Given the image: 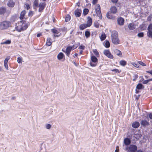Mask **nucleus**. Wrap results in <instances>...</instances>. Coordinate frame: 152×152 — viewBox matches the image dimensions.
Masks as SVG:
<instances>
[{
  "instance_id": "40",
  "label": "nucleus",
  "mask_w": 152,
  "mask_h": 152,
  "mask_svg": "<svg viewBox=\"0 0 152 152\" xmlns=\"http://www.w3.org/2000/svg\"><path fill=\"white\" fill-rule=\"evenodd\" d=\"M51 126L49 124H47L45 125L46 128L47 129H50L51 128Z\"/></svg>"
},
{
  "instance_id": "18",
  "label": "nucleus",
  "mask_w": 152,
  "mask_h": 152,
  "mask_svg": "<svg viewBox=\"0 0 152 152\" xmlns=\"http://www.w3.org/2000/svg\"><path fill=\"white\" fill-rule=\"evenodd\" d=\"M64 57V55L62 52H60L59 53L57 56V58L59 60L62 59Z\"/></svg>"
},
{
  "instance_id": "45",
  "label": "nucleus",
  "mask_w": 152,
  "mask_h": 152,
  "mask_svg": "<svg viewBox=\"0 0 152 152\" xmlns=\"http://www.w3.org/2000/svg\"><path fill=\"white\" fill-rule=\"evenodd\" d=\"M11 41L9 40H7L5 42H3L2 44H9L11 43Z\"/></svg>"
},
{
  "instance_id": "25",
  "label": "nucleus",
  "mask_w": 152,
  "mask_h": 152,
  "mask_svg": "<svg viewBox=\"0 0 152 152\" xmlns=\"http://www.w3.org/2000/svg\"><path fill=\"white\" fill-rule=\"evenodd\" d=\"M106 35L105 33L102 34L100 37L101 40L102 41L105 39L106 38Z\"/></svg>"
},
{
  "instance_id": "53",
  "label": "nucleus",
  "mask_w": 152,
  "mask_h": 152,
  "mask_svg": "<svg viewBox=\"0 0 152 152\" xmlns=\"http://www.w3.org/2000/svg\"><path fill=\"white\" fill-rule=\"evenodd\" d=\"M66 28L65 27L61 28V30L63 31H66Z\"/></svg>"
},
{
  "instance_id": "34",
  "label": "nucleus",
  "mask_w": 152,
  "mask_h": 152,
  "mask_svg": "<svg viewBox=\"0 0 152 152\" xmlns=\"http://www.w3.org/2000/svg\"><path fill=\"white\" fill-rule=\"evenodd\" d=\"M110 53V52L109 50H105L104 51V54L106 56Z\"/></svg>"
},
{
  "instance_id": "61",
  "label": "nucleus",
  "mask_w": 152,
  "mask_h": 152,
  "mask_svg": "<svg viewBox=\"0 0 152 152\" xmlns=\"http://www.w3.org/2000/svg\"><path fill=\"white\" fill-rule=\"evenodd\" d=\"M9 57H7L5 59V61H8L9 59Z\"/></svg>"
},
{
  "instance_id": "11",
  "label": "nucleus",
  "mask_w": 152,
  "mask_h": 152,
  "mask_svg": "<svg viewBox=\"0 0 152 152\" xmlns=\"http://www.w3.org/2000/svg\"><path fill=\"white\" fill-rule=\"evenodd\" d=\"M88 20L86 24L88 25V27L90 26L92 24V21L91 18L88 16L87 18Z\"/></svg>"
},
{
  "instance_id": "42",
  "label": "nucleus",
  "mask_w": 152,
  "mask_h": 152,
  "mask_svg": "<svg viewBox=\"0 0 152 152\" xmlns=\"http://www.w3.org/2000/svg\"><path fill=\"white\" fill-rule=\"evenodd\" d=\"M33 14L34 13L33 11H30L28 12V15L29 17H31L33 16Z\"/></svg>"
},
{
  "instance_id": "46",
  "label": "nucleus",
  "mask_w": 152,
  "mask_h": 152,
  "mask_svg": "<svg viewBox=\"0 0 152 152\" xmlns=\"http://www.w3.org/2000/svg\"><path fill=\"white\" fill-rule=\"evenodd\" d=\"M95 27L97 28H98L99 26V24L97 22H95L94 23Z\"/></svg>"
},
{
  "instance_id": "30",
  "label": "nucleus",
  "mask_w": 152,
  "mask_h": 152,
  "mask_svg": "<svg viewBox=\"0 0 152 152\" xmlns=\"http://www.w3.org/2000/svg\"><path fill=\"white\" fill-rule=\"evenodd\" d=\"M119 63L121 65L124 66L126 64V62L124 60H121L120 61Z\"/></svg>"
},
{
  "instance_id": "3",
  "label": "nucleus",
  "mask_w": 152,
  "mask_h": 152,
  "mask_svg": "<svg viewBox=\"0 0 152 152\" xmlns=\"http://www.w3.org/2000/svg\"><path fill=\"white\" fill-rule=\"evenodd\" d=\"M91 61L90 62V65L92 66H96L98 61L97 58L94 56H92L91 57Z\"/></svg>"
},
{
  "instance_id": "7",
  "label": "nucleus",
  "mask_w": 152,
  "mask_h": 152,
  "mask_svg": "<svg viewBox=\"0 0 152 152\" xmlns=\"http://www.w3.org/2000/svg\"><path fill=\"white\" fill-rule=\"evenodd\" d=\"M118 24L122 26L124 25V19L122 17H119L117 19Z\"/></svg>"
},
{
  "instance_id": "37",
  "label": "nucleus",
  "mask_w": 152,
  "mask_h": 152,
  "mask_svg": "<svg viewBox=\"0 0 152 152\" xmlns=\"http://www.w3.org/2000/svg\"><path fill=\"white\" fill-rule=\"evenodd\" d=\"M148 31H152V24L151 23L149 25L148 28Z\"/></svg>"
},
{
  "instance_id": "23",
  "label": "nucleus",
  "mask_w": 152,
  "mask_h": 152,
  "mask_svg": "<svg viewBox=\"0 0 152 152\" xmlns=\"http://www.w3.org/2000/svg\"><path fill=\"white\" fill-rule=\"evenodd\" d=\"M104 45L105 46L106 48H108L110 47V43L108 40H106L105 41V42H104Z\"/></svg>"
},
{
  "instance_id": "17",
  "label": "nucleus",
  "mask_w": 152,
  "mask_h": 152,
  "mask_svg": "<svg viewBox=\"0 0 152 152\" xmlns=\"http://www.w3.org/2000/svg\"><path fill=\"white\" fill-rule=\"evenodd\" d=\"M26 13V11L25 10H23L21 12L20 16V18L21 20H23L24 18Z\"/></svg>"
},
{
  "instance_id": "55",
  "label": "nucleus",
  "mask_w": 152,
  "mask_h": 152,
  "mask_svg": "<svg viewBox=\"0 0 152 152\" xmlns=\"http://www.w3.org/2000/svg\"><path fill=\"white\" fill-rule=\"evenodd\" d=\"M111 1L113 3H116L118 0H111Z\"/></svg>"
},
{
  "instance_id": "6",
  "label": "nucleus",
  "mask_w": 152,
  "mask_h": 152,
  "mask_svg": "<svg viewBox=\"0 0 152 152\" xmlns=\"http://www.w3.org/2000/svg\"><path fill=\"white\" fill-rule=\"evenodd\" d=\"M77 47V46H76L74 48V45H73L72 46H68L66 49V50L65 51V53L67 56L68 57L69 56V55L70 54V53L72 49H76Z\"/></svg>"
},
{
  "instance_id": "52",
  "label": "nucleus",
  "mask_w": 152,
  "mask_h": 152,
  "mask_svg": "<svg viewBox=\"0 0 152 152\" xmlns=\"http://www.w3.org/2000/svg\"><path fill=\"white\" fill-rule=\"evenodd\" d=\"M133 65L135 67L137 68L139 67V64H137L135 63H134Z\"/></svg>"
},
{
  "instance_id": "31",
  "label": "nucleus",
  "mask_w": 152,
  "mask_h": 152,
  "mask_svg": "<svg viewBox=\"0 0 152 152\" xmlns=\"http://www.w3.org/2000/svg\"><path fill=\"white\" fill-rule=\"evenodd\" d=\"M71 19V16L69 15H67L66 17L65 21L66 22H68Z\"/></svg>"
},
{
  "instance_id": "8",
  "label": "nucleus",
  "mask_w": 152,
  "mask_h": 152,
  "mask_svg": "<svg viewBox=\"0 0 152 152\" xmlns=\"http://www.w3.org/2000/svg\"><path fill=\"white\" fill-rule=\"evenodd\" d=\"M141 125L145 127L149 125V123L146 120H142L140 122Z\"/></svg>"
},
{
  "instance_id": "49",
  "label": "nucleus",
  "mask_w": 152,
  "mask_h": 152,
  "mask_svg": "<svg viewBox=\"0 0 152 152\" xmlns=\"http://www.w3.org/2000/svg\"><path fill=\"white\" fill-rule=\"evenodd\" d=\"M138 76L137 75H135L134 76V78L133 79V81L136 80V79L138 77Z\"/></svg>"
},
{
  "instance_id": "20",
  "label": "nucleus",
  "mask_w": 152,
  "mask_h": 152,
  "mask_svg": "<svg viewBox=\"0 0 152 152\" xmlns=\"http://www.w3.org/2000/svg\"><path fill=\"white\" fill-rule=\"evenodd\" d=\"M110 10L111 11V12L113 14L115 13L117 11L116 7L115 6L112 7L110 9Z\"/></svg>"
},
{
  "instance_id": "33",
  "label": "nucleus",
  "mask_w": 152,
  "mask_h": 152,
  "mask_svg": "<svg viewBox=\"0 0 152 152\" xmlns=\"http://www.w3.org/2000/svg\"><path fill=\"white\" fill-rule=\"evenodd\" d=\"M90 32L88 31H86L85 32V35L86 38L89 37L90 35Z\"/></svg>"
},
{
  "instance_id": "41",
  "label": "nucleus",
  "mask_w": 152,
  "mask_h": 152,
  "mask_svg": "<svg viewBox=\"0 0 152 152\" xmlns=\"http://www.w3.org/2000/svg\"><path fill=\"white\" fill-rule=\"evenodd\" d=\"M22 61V59L21 58L18 57L17 58V61L18 63H21Z\"/></svg>"
},
{
  "instance_id": "43",
  "label": "nucleus",
  "mask_w": 152,
  "mask_h": 152,
  "mask_svg": "<svg viewBox=\"0 0 152 152\" xmlns=\"http://www.w3.org/2000/svg\"><path fill=\"white\" fill-rule=\"evenodd\" d=\"M138 62L140 64L143 66H146V64L142 61H138Z\"/></svg>"
},
{
  "instance_id": "60",
  "label": "nucleus",
  "mask_w": 152,
  "mask_h": 152,
  "mask_svg": "<svg viewBox=\"0 0 152 152\" xmlns=\"http://www.w3.org/2000/svg\"><path fill=\"white\" fill-rule=\"evenodd\" d=\"M61 35V34H60L59 35H56V34H54V37H59V36H60V35Z\"/></svg>"
},
{
  "instance_id": "10",
  "label": "nucleus",
  "mask_w": 152,
  "mask_h": 152,
  "mask_svg": "<svg viewBox=\"0 0 152 152\" xmlns=\"http://www.w3.org/2000/svg\"><path fill=\"white\" fill-rule=\"evenodd\" d=\"M106 16L107 18L110 19H114L115 17L112 15V13L110 12H108Z\"/></svg>"
},
{
  "instance_id": "12",
  "label": "nucleus",
  "mask_w": 152,
  "mask_h": 152,
  "mask_svg": "<svg viewBox=\"0 0 152 152\" xmlns=\"http://www.w3.org/2000/svg\"><path fill=\"white\" fill-rule=\"evenodd\" d=\"M15 5V2L12 0H10L8 1L7 5L10 7H13Z\"/></svg>"
},
{
  "instance_id": "29",
  "label": "nucleus",
  "mask_w": 152,
  "mask_h": 152,
  "mask_svg": "<svg viewBox=\"0 0 152 152\" xmlns=\"http://www.w3.org/2000/svg\"><path fill=\"white\" fill-rule=\"evenodd\" d=\"M89 12L88 9L87 8H85L84 9L83 12V14L85 16L87 15Z\"/></svg>"
},
{
  "instance_id": "13",
  "label": "nucleus",
  "mask_w": 152,
  "mask_h": 152,
  "mask_svg": "<svg viewBox=\"0 0 152 152\" xmlns=\"http://www.w3.org/2000/svg\"><path fill=\"white\" fill-rule=\"evenodd\" d=\"M140 125V124L138 122L135 121L132 124V126L134 128H138Z\"/></svg>"
},
{
  "instance_id": "48",
  "label": "nucleus",
  "mask_w": 152,
  "mask_h": 152,
  "mask_svg": "<svg viewBox=\"0 0 152 152\" xmlns=\"http://www.w3.org/2000/svg\"><path fill=\"white\" fill-rule=\"evenodd\" d=\"M52 31L54 34L56 33L58 34V33L57 32V30L55 29H51Z\"/></svg>"
},
{
  "instance_id": "9",
  "label": "nucleus",
  "mask_w": 152,
  "mask_h": 152,
  "mask_svg": "<svg viewBox=\"0 0 152 152\" xmlns=\"http://www.w3.org/2000/svg\"><path fill=\"white\" fill-rule=\"evenodd\" d=\"M81 10L79 9H77L75 11V14L76 17H79L80 16L81 13Z\"/></svg>"
},
{
  "instance_id": "38",
  "label": "nucleus",
  "mask_w": 152,
  "mask_h": 152,
  "mask_svg": "<svg viewBox=\"0 0 152 152\" xmlns=\"http://www.w3.org/2000/svg\"><path fill=\"white\" fill-rule=\"evenodd\" d=\"M95 11L96 12L97 11H100V7L99 4H98L96 7V8H95Z\"/></svg>"
},
{
  "instance_id": "27",
  "label": "nucleus",
  "mask_w": 152,
  "mask_h": 152,
  "mask_svg": "<svg viewBox=\"0 0 152 152\" xmlns=\"http://www.w3.org/2000/svg\"><path fill=\"white\" fill-rule=\"evenodd\" d=\"M45 6V3H40L38 7L39 8H41L42 9H44Z\"/></svg>"
},
{
  "instance_id": "19",
  "label": "nucleus",
  "mask_w": 152,
  "mask_h": 152,
  "mask_svg": "<svg viewBox=\"0 0 152 152\" xmlns=\"http://www.w3.org/2000/svg\"><path fill=\"white\" fill-rule=\"evenodd\" d=\"M88 27V25H87L86 24L84 23L81 24L79 26V28L80 30H83L84 29L86 28L87 27Z\"/></svg>"
},
{
  "instance_id": "56",
  "label": "nucleus",
  "mask_w": 152,
  "mask_h": 152,
  "mask_svg": "<svg viewBox=\"0 0 152 152\" xmlns=\"http://www.w3.org/2000/svg\"><path fill=\"white\" fill-rule=\"evenodd\" d=\"M146 72L147 73L150 74L151 75H152V70L151 71H147Z\"/></svg>"
},
{
  "instance_id": "21",
  "label": "nucleus",
  "mask_w": 152,
  "mask_h": 152,
  "mask_svg": "<svg viewBox=\"0 0 152 152\" xmlns=\"http://www.w3.org/2000/svg\"><path fill=\"white\" fill-rule=\"evenodd\" d=\"M144 86L140 83H138L136 86V88L137 90H140L143 88Z\"/></svg>"
},
{
  "instance_id": "36",
  "label": "nucleus",
  "mask_w": 152,
  "mask_h": 152,
  "mask_svg": "<svg viewBox=\"0 0 152 152\" xmlns=\"http://www.w3.org/2000/svg\"><path fill=\"white\" fill-rule=\"evenodd\" d=\"M111 71L114 72L116 73H119L121 72V70H119L117 69H112Z\"/></svg>"
},
{
  "instance_id": "62",
  "label": "nucleus",
  "mask_w": 152,
  "mask_h": 152,
  "mask_svg": "<svg viewBox=\"0 0 152 152\" xmlns=\"http://www.w3.org/2000/svg\"><path fill=\"white\" fill-rule=\"evenodd\" d=\"M44 9H42L41 8H39V12H42Z\"/></svg>"
},
{
  "instance_id": "59",
  "label": "nucleus",
  "mask_w": 152,
  "mask_h": 152,
  "mask_svg": "<svg viewBox=\"0 0 152 152\" xmlns=\"http://www.w3.org/2000/svg\"><path fill=\"white\" fill-rule=\"evenodd\" d=\"M42 35V34L41 33H39L37 34V37H39Z\"/></svg>"
},
{
  "instance_id": "4",
  "label": "nucleus",
  "mask_w": 152,
  "mask_h": 152,
  "mask_svg": "<svg viewBox=\"0 0 152 152\" xmlns=\"http://www.w3.org/2000/svg\"><path fill=\"white\" fill-rule=\"evenodd\" d=\"M10 25L9 22L4 21L0 24V28L2 29H5L8 28Z\"/></svg>"
},
{
  "instance_id": "47",
  "label": "nucleus",
  "mask_w": 152,
  "mask_h": 152,
  "mask_svg": "<svg viewBox=\"0 0 152 152\" xmlns=\"http://www.w3.org/2000/svg\"><path fill=\"white\" fill-rule=\"evenodd\" d=\"M25 8L27 10H28L30 8V6L29 4H25Z\"/></svg>"
},
{
  "instance_id": "1",
  "label": "nucleus",
  "mask_w": 152,
  "mask_h": 152,
  "mask_svg": "<svg viewBox=\"0 0 152 152\" xmlns=\"http://www.w3.org/2000/svg\"><path fill=\"white\" fill-rule=\"evenodd\" d=\"M112 41L115 45H118L119 43V40L118 38V32L115 31H113L111 32Z\"/></svg>"
},
{
  "instance_id": "51",
  "label": "nucleus",
  "mask_w": 152,
  "mask_h": 152,
  "mask_svg": "<svg viewBox=\"0 0 152 152\" xmlns=\"http://www.w3.org/2000/svg\"><path fill=\"white\" fill-rule=\"evenodd\" d=\"M149 82L148 80H147L143 81L142 83L143 84H146Z\"/></svg>"
},
{
  "instance_id": "50",
  "label": "nucleus",
  "mask_w": 152,
  "mask_h": 152,
  "mask_svg": "<svg viewBox=\"0 0 152 152\" xmlns=\"http://www.w3.org/2000/svg\"><path fill=\"white\" fill-rule=\"evenodd\" d=\"M85 48V46L83 45H81L79 47V48L80 49H82V50H84Z\"/></svg>"
},
{
  "instance_id": "57",
  "label": "nucleus",
  "mask_w": 152,
  "mask_h": 152,
  "mask_svg": "<svg viewBox=\"0 0 152 152\" xmlns=\"http://www.w3.org/2000/svg\"><path fill=\"white\" fill-rule=\"evenodd\" d=\"M4 66L5 68L7 69V70L8 69V66L7 64H4Z\"/></svg>"
},
{
  "instance_id": "28",
  "label": "nucleus",
  "mask_w": 152,
  "mask_h": 152,
  "mask_svg": "<svg viewBox=\"0 0 152 152\" xmlns=\"http://www.w3.org/2000/svg\"><path fill=\"white\" fill-rule=\"evenodd\" d=\"M96 12V14H97V15L99 18V19H102V16L101 11H97Z\"/></svg>"
},
{
  "instance_id": "22",
  "label": "nucleus",
  "mask_w": 152,
  "mask_h": 152,
  "mask_svg": "<svg viewBox=\"0 0 152 152\" xmlns=\"http://www.w3.org/2000/svg\"><path fill=\"white\" fill-rule=\"evenodd\" d=\"M114 51L115 53H116L117 55L120 57H122V55L121 52L120 50L116 49Z\"/></svg>"
},
{
  "instance_id": "58",
  "label": "nucleus",
  "mask_w": 152,
  "mask_h": 152,
  "mask_svg": "<svg viewBox=\"0 0 152 152\" xmlns=\"http://www.w3.org/2000/svg\"><path fill=\"white\" fill-rule=\"evenodd\" d=\"M149 118L151 119H152V113H151L149 114Z\"/></svg>"
},
{
  "instance_id": "2",
  "label": "nucleus",
  "mask_w": 152,
  "mask_h": 152,
  "mask_svg": "<svg viewBox=\"0 0 152 152\" xmlns=\"http://www.w3.org/2000/svg\"><path fill=\"white\" fill-rule=\"evenodd\" d=\"M20 23H22V24L19 26H17L16 28V30L18 32L24 31L28 27V25L26 23V21H21Z\"/></svg>"
},
{
  "instance_id": "32",
  "label": "nucleus",
  "mask_w": 152,
  "mask_h": 152,
  "mask_svg": "<svg viewBox=\"0 0 152 152\" xmlns=\"http://www.w3.org/2000/svg\"><path fill=\"white\" fill-rule=\"evenodd\" d=\"M93 52L96 56H97V57H98L99 56V53L97 51L96 49H94L93 50Z\"/></svg>"
},
{
  "instance_id": "44",
  "label": "nucleus",
  "mask_w": 152,
  "mask_h": 152,
  "mask_svg": "<svg viewBox=\"0 0 152 152\" xmlns=\"http://www.w3.org/2000/svg\"><path fill=\"white\" fill-rule=\"evenodd\" d=\"M107 56V57L111 59H113V56L110 53Z\"/></svg>"
},
{
  "instance_id": "64",
  "label": "nucleus",
  "mask_w": 152,
  "mask_h": 152,
  "mask_svg": "<svg viewBox=\"0 0 152 152\" xmlns=\"http://www.w3.org/2000/svg\"><path fill=\"white\" fill-rule=\"evenodd\" d=\"M136 152H143V151L141 150H138Z\"/></svg>"
},
{
  "instance_id": "16",
  "label": "nucleus",
  "mask_w": 152,
  "mask_h": 152,
  "mask_svg": "<svg viewBox=\"0 0 152 152\" xmlns=\"http://www.w3.org/2000/svg\"><path fill=\"white\" fill-rule=\"evenodd\" d=\"M134 26V23H131L128 25V27L129 29L133 30L135 29Z\"/></svg>"
},
{
  "instance_id": "35",
  "label": "nucleus",
  "mask_w": 152,
  "mask_h": 152,
  "mask_svg": "<svg viewBox=\"0 0 152 152\" xmlns=\"http://www.w3.org/2000/svg\"><path fill=\"white\" fill-rule=\"evenodd\" d=\"M147 34L149 37L152 38V31H148L147 32Z\"/></svg>"
},
{
  "instance_id": "14",
  "label": "nucleus",
  "mask_w": 152,
  "mask_h": 152,
  "mask_svg": "<svg viewBox=\"0 0 152 152\" xmlns=\"http://www.w3.org/2000/svg\"><path fill=\"white\" fill-rule=\"evenodd\" d=\"M7 10L6 8L4 7H0V14L1 15H4Z\"/></svg>"
},
{
  "instance_id": "26",
  "label": "nucleus",
  "mask_w": 152,
  "mask_h": 152,
  "mask_svg": "<svg viewBox=\"0 0 152 152\" xmlns=\"http://www.w3.org/2000/svg\"><path fill=\"white\" fill-rule=\"evenodd\" d=\"M38 7V0H35L34 1L33 7L34 9H35L36 7Z\"/></svg>"
},
{
  "instance_id": "54",
  "label": "nucleus",
  "mask_w": 152,
  "mask_h": 152,
  "mask_svg": "<svg viewBox=\"0 0 152 152\" xmlns=\"http://www.w3.org/2000/svg\"><path fill=\"white\" fill-rule=\"evenodd\" d=\"M98 0H93L92 4L94 5H95L96 4L97 1Z\"/></svg>"
},
{
  "instance_id": "15",
  "label": "nucleus",
  "mask_w": 152,
  "mask_h": 152,
  "mask_svg": "<svg viewBox=\"0 0 152 152\" xmlns=\"http://www.w3.org/2000/svg\"><path fill=\"white\" fill-rule=\"evenodd\" d=\"M124 142L125 145H128L130 144L131 142V141L129 138H126L124 139Z\"/></svg>"
},
{
  "instance_id": "63",
  "label": "nucleus",
  "mask_w": 152,
  "mask_h": 152,
  "mask_svg": "<svg viewBox=\"0 0 152 152\" xmlns=\"http://www.w3.org/2000/svg\"><path fill=\"white\" fill-rule=\"evenodd\" d=\"M44 9H42L41 8H39V12H42Z\"/></svg>"
},
{
  "instance_id": "5",
  "label": "nucleus",
  "mask_w": 152,
  "mask_h": 152,
  "mask_svg": "<svg viewBox=\"0 0 152 152\" xmlns=\"http://www.w3.org/2000/svg\"><path fill=\"white\" fill-rule=\"evenodd\" d=\"M137 147L136 145H130L128 148H127L126 149L128 152H135L137 151Z\"/></svg>"
},
{
  "instance_id": "24",
  "label": "nucleus",
  "mask_w": 152,
  "mask_h": 152,
  "mask_svg": "<svg viewBox=\"0 0 152 152\" xmlns=\"http://www.w3.org/2000/svg\"><path fill=\"white\" fill-rule=\"evenodd\" d=\"M51 39L50 38H48L47 40V41L46 43V45L47 46H50L52 44V42H51Z\"/></svg>"
},
{
  "instance_id": "39",
  "label": "nucleus",
  "mask_w": 152,
  "mask_h": 152,
  "mask_svg": "<svg viewBox=\"0 0 152 152\" xmlns=\"http://www.w3.org/2000/svg\"><path fill=\"white\" fill-rule=\"evenodd\" d=\"M137 36L139 37H142L144 36V33L142 32H140L137 34Z\"/></svg>"
}]
</instances>
